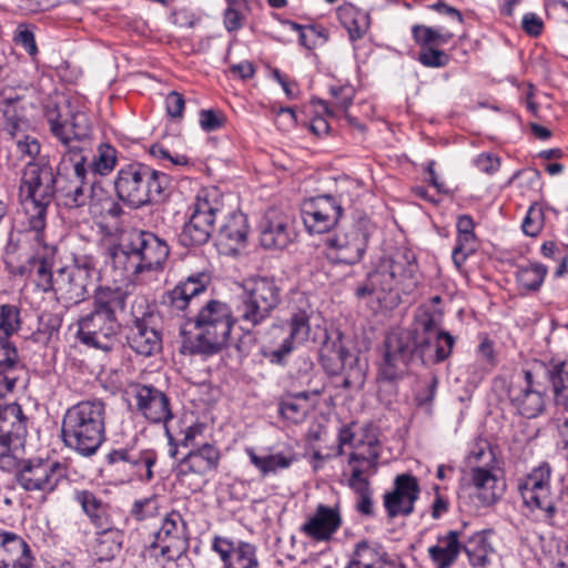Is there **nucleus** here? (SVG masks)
<instances>
[{
	"instance_id": "41",
	"label": "nucleus",
	"mask_w": 568,
	"mask_h": 568,
	"mask_svg": "<svg viewBox=\"0 0 568 568\" xmlns=\"http://www.w3.org/2000/svg\"><path fill=\"white\" fill-rule=\"evenodd\" d=\"M73 499L98 528L106 524V505L93 491L75 489Z\"/></svg>"
},
{
	"instance_id": "62",
	"label": "nucleus",
	"mask_w": 568,
	"mask_h": 568,
	"mask_svg": "<svg viewBox=\"0 0 568 568\" xmlns=\"http://www.w3.org/2000/svg\"><path fill=\"white\" fill-rule=\"evenodd\" d=\"M542 227V213L540 210L530 207L523 222V231L528 236H537Z\"/></svg>"
},
{
	"instance_id": "43",
	"label": "nucleus",
	"mask_w": 568,
	"mask_h": 568,
	"mask_svg": "<svg viewBox=\"0 0 568 568\" xmlns=\"http://www.w3.org/2000/svg\"><path fill=\"white\" fill-rule=\"evenodd\" d=\"M100 529L101 531L98 534L94 550L100 560H110L120 552L123 542V534L116 528L109 527L108 523Z\"/></svg>"
},
{
	"instance_id": "59",
	"label": "nucleus",
	"mask_w": 568,
	"mask_h": 568,
	"mask_svg": "<svg viewBox=\"0 0 568 568\" xmlns=\"http://www.w3.org/2000/svg\"><path fill=\"white\" fill-rule=\"evenodd\" d=\"M558 440L557 446L560 455L568 462V409L555 418Z\"/></svg>"
},
{
	"instance_id": "45",
	"label": "nucleus",
	"mask_w": 568,
	"mask_h": 568,
	"mask_svg": "<svg viewBox=\"0 0 568 568\" xmlns=\"http://www.w3.org/2000/svg\"><path fill=\"white\" fill-rule=\"evenodd\" d=\"M546 274L547 268L541 264L523 265L516 272L517 284L524 292H535L544 283Z\"/></svg>"
},
{
	"instance_id": "14",
	"label": "nucleus",
	"mask_w": 568,
	"mask_h": 568,
	"mask_svg": "<svg viewBox=\"0 0 568 568\" xmlns=\"http://www.w3.org/2000/svg\"><path fill=\"white\" fill-rule=\"evenodd\" d=\"M65 467L55 460L30 458L21 460L16 479L21 489L42 497L55 491L65 478Z\"/></svg>"
},
{
	"instance_id": "57",
	"label": "nucleus",
	"mask_w": 568,
	"mask_h": 568,
	"mask_svg": "<svg viewBox=\"0 0 568 568\" xmlns=\"http://www.w3.org/2000/svg\"><path fill=\"white\" fill-rule=\"evenodd\" d=\"M160 504L155 496L136 500L132 507V514L138 520H144L159 514Z\"/></svg>"
},
{
	"instance_id": "50",
	"label": "nucleus",
	"mask_w": 568,
	"mask_h": 568,
	"mask_svg": "<svg viewBox=\"0 0 568 568\" xmlns=\"http://www.w3.org/2000/svg\"><path fill=\"white\" fill-rule=\"evenodd\" d=\"M21 311L14 304L0 305V338H8L21 329Z\"/></svg>"
},
{
	"instance_id": "21",
	"label": "nucleus",
	"mask_w": 568,
	"mask_h": 568,
	"mask_svg": "<svg viewBox=\"0 0 568 568\" xmlns=\"http://www.w3.org/2000/svg\"><path fill=\"white\" fill-rule=\"evenodd\" d=\"M342 214L341 203L332 195L307 199L301 207L303 223L311 234H323L331 231Z\"/></svg>"
},
{
	"instance_id": "20",
	"label": "nucleus",
	"mask_w": 568,
	"mask_h": 568,
	"mask_svg": "<svg viewBox=\"0 0 568 568\" xmlns=\"http://www.w3.org/2000/svg\"><path fill=\"white\" fill-rule=\"evenodd\" d=\"M77 336L90 347L108 352L116 342L118 323L94 308L78 320Z\"/></svg>"
},
{
	"instance_id": "27",
	"label": "nucleus",
	"mask_w": 568,
	"mask_h": 568,
	"mask_svg": "<svg viewBox=\"0 0 568 568\" xmlns=\"http://www.w3.org/2000/svg\"><path fill=\"white\" fill-rule=\"evenodd\" d=\"M212 548L219 554L224 568H258L256 547L247 541L215 537Z\"/></svg>"
},
{
	"instance_id": "56",
	"label": "nucleus",
	"mask_w": 568,
	"mask_h": 568,
	"mask_svg": "<svg viewBox=\"0 0 568 568\" xmlns=\"http://www.w3.org/2000/svg\"><path fill=\"white\" fill-rule=\"evenodd\" d=\"M16 440L0 438V470L12 471L20 467L19 457L17 456Z\"/></svg>"
},
{
	"instance_id": "12",
	"label": "nucleus",
	"mask_w": 568,
	"mask_h": 568,
	"mask_svg": "<svg viewBox=\"0 0 568 568\" xmlns=\"http://www.w3.org/2000/svg\"><path fill=\"white\" fill-rule=\"evenodd\" d=\"M132 325L128 334L129 346L141 356H152L162 348L160 333L155 328L156 314L144 296H136L131 304Z\"/></svg>"
},
{
	"instance_id": "8",
	"label": "nucleus",
	"mask_w": 568,
	"mask_h": 568,
	"mask_svg": "<svg viewBox=\"0 0 568 568\" xmlns=\"http://www.w3.org/2000/svg\"><path fill=\"white\" fill-rule=\"evenodd\" d=\"M551 466L544 462L517 480L525 509L538 521L552 524L561 501L551 486Z\"/></svg>"
},
{
	"instance_id": "1",
	"label": "nucleus",
	"mask_w": 568,
	"mask_h": 568,
	"mask_svg": "<svg viewBox=\"0 0 568 568\" xmlns=\"http://www.w3.org/2000/svg\"><path fill=\"white\" fill-rule=\"evenodd\" d=\"M281 287L273 277L255 276L242 284L236 297L235 315L224 302L211 300L197 312L194 337L184 342L190 354L211 356L225 347L232 326L239 322L243 329H252L265 322L281 302Z\"/></svg>"
},
{
	"instance_id": "9",
	"label": "nucleus",
	"mask_w": 568,
	"mask_h": 568,
	"mask_svg": "<svg viewBox=\"0 0 568 568\" xmlns=\"http://www.w3.org/2000/svg\"><path fill=\"white\" fill-rule=\"evenodd\" d=\"M87 155L82 154V149L78 146L70 148V151L62 158V166L65 171H71L75 181L62 190L63 203L68 207H81L89 204L91 207L97 206L102 201L111 205L108 210L110 214L118 215L120 209L109 199L104 190L97 184H88L84 179L87 176Z\"/></svg>"
},
{
	"instance_id": "32",
	"label": "nucleus",
	"mask_w": 568,
	"mask_h": 568,
	"mask_svg": "<svg viewBox=\"0 0 568 568\" xmlns=\"http://www.w3.org/2000/svg\"><path fill=\"white\" fill-rule=\"evenodd\" d=\"M244 453L261 477L275 476L288 469L295 460L293 454L283 452L260 454L254 447L247 446Z\"/></svg>"
},
{
	"instance_id": "16",
	"label": "nucleus",
	"mask_w": 568,
	"mask_h": 568,
	"mask_svg": "<svg viewBox=\"0 0 568 568\" xmlns=\"http://www.w3.org/2000/svg\"><path fill=\"white\" fill-rule=\"evenodd\" d=\"M29 233L33 242L32 254L28 258V265L31 266L30 276L38 291L52 293L55 285L53 266L58 248L45 241L44 230L29 231Z\"/></svg>"
},
{
	"instance_id": "46",
	"label": "nucleus",
	"mask_w": 568,
	"mask_h": 568,
	"mask_svg": "<svg viewBox=\"0 0 568 568\" xmlns=\"http://www.w3.org/2000/svg\"><path fill=\"white\" fill-rule=\"evenodd\" d=\"M347 486L355 493L357 497V511L365 516H372L374 513V506L368 477L348 476Z\"/></svg>"
},
{
	"instance_id": "36",
	"label": "nucleus",
	"mask_w": 568,
	"mask_h": 568,
	"mask_svg": "<svg viewBox=\"0 0 568 568\" xmlns=\"http://www.w3.org/2000/svg\"><path fill=\"white\" fill-rule=\"evenodd\" d=\"M222 209L219 191L214 187L202 189L197 192L193 203L189 207L190 219L203 221L214 226L216 214Z\"/></svg>"
},
{
	"instance_id": "24",
	"label": "nucleus",
	"mask_w": 568,
	"mask_h": 568,
	"mask_svg": "<svg viewBox=\"0 0 568 568\" xmlns=\"http://www.w3.org/2000/svg\"><path fill=\"white\" fill-rule=\"evenodd\" d=\"M109 463H123L124 469L131 471V479L148 483L153 478V466L158 454L153 449H138L135 447H121L112 449L108 455Z\"/></svg>"
},
{
	"instance_id": "63",
	"label": "nucleus",
	"mask_w": 568,
	"mask_h": 568,
	"mask_svg": "<svg viewBox=\"0 0 568 568\" xmlns=\"http://www.w3.org/2000/svg\"><path fill=\"white\" fill-rule=\"evenodd\" d=\"M224 118L221 113L213 110H202L200 112V125L205 132L216 131L223 126Z\"/></svg>"
},
{
	"instance_id": "19",
	"label": "nucleus",
	"mask_w": 568,
	"mask_h": 568,
	"mask_svg": "<svg viewBox=\"0 0 568 568\" xmlns=\"http://www.w3.org/2000/svg\"><path fill=\"white\" fill-rule=\"evenodd\" d=\"M368 233L359 226L339 232L326 240V257L335 264L359 263L367 250Z\"/></svg>"
},
{
	"instance_id": "11",
	"label": "nucleus",
	"mask_w": 568,
	"mask_h": 568,
	"mask_svg": "<svg viewBox=\"0 0 568 568\" xmlns=\"http://www.w3.org/2000/svg\"><path fill=\"white\" fill-rule=\"evenodd\" d=\"M97 276L94 258L87 255L77 256L71 264L55 271V285L52 293L64 305H78L89 297V287Z\"/></svg>"
},
{
	"instance_id": "37",
	"label": "nucleus",
	"mask_w": 568,
	"mask_h": 568,
	"mask_svg": "<svg viewBox=\"0 0 568 568\" xmlns=\"http://www.w3.org/2000/svg\"><path fill=\"white\" fill-rule=\"evenodd\" d=\"M462 549L459 532L450 530L438 536L437 542L428 548V556L436 568H449L458 558Z\"/></svg>"
},
{
	"instance_id": "5",
	"label": "nucleus",
	"mask_w": 568,
	"mask_h": 568,
	"mask_svg": "<svg viewBox=\"0 0 568 568\" xmlns=\"http://www.w3.org/2000/svg\"><path fill=\"white\" fill-rule=\"evenodd\" d=\"M55 193V176L50 165L29 162L23 171L19 196L28 231L45 229L47 212Z\"/></svg>"
},
{
	"instance_id": "53",
	"label": "nucleus",
	"mask_w": 568,
	"mask_h": 568,
	"mask_svg": "<svg viewBox=\"0 0 568 568\" xmlns=\"http://www.w3.org/2000/svg\"><path fill=\"white\" fill-rule=\"evenodd\" d=\"M227 8L224 12V24L229 31L242 28L248 6L246 0H226Z\"/></svg>"
},
{
	"instance_id": "17",
	"label": "nucleus",
	"mask_w": 568,
	"mask_h": 568,
	"mask_svg": "<svg viewBox=\"0 0 568 568\" xmlns=\"http://www.w3.org/2000/svg\"><path fill=\"white\" fill-rule=\"evenodd\" d=\"M47 120L52 134L67 146V154L70 148L78 146L84 154V145L91 135V124L84 112H71L70 116L63 119L57 109L47 111Z\"/></svg>"
},
{
	"instance_id": "40",
	"label": "nucleus",
	"mask_w": 568,
	"mask_h": 568,
	"mask_svg": "<svg viewBox=\"0 0 568 568\" xmlns=\"http://www.w3.org/2000/svg\"><path fill=\"white\" fill-rule=\"evenodd\" d=\"M337 17L352 41L363 38L369 28L368 13L351 3L342 4L337 9Z\"/></svg>"
},
{
	"instance_id": "26",
	"label": "nucleus",
	"mask_w": 568,
	"mask_h": 568,
	"mask_svg": "<svg viewBox=\"0 0 568 568\" xmlns=\"http://www.w3.org/2000/svg\"><path fill=\"white\" fill-rule=\"evenodd\" d=\"M343 524L339 507L320 504L307 517L300 531L315 541H329Z\"/></svg>"
},
{
	"instance_id": "15",
	"label": "nucleus",
	"mask_w": 568,
	"mask_h": 568,
	"mask_svg": "<svg viewBox=\"0 0 568 568\" xmlns=\"http://www.w3.org/2000/svg\"><path fill=\"white\" fill-rule=\"evenodd\" d=\"M540 369L541 366L523 371L508 388L511 404L526 418L539 416L546 407L545 387L537 379Z\"/></svg>"
},
{
	"instance_id": "2",
	"label": "nucleus",
	"mask_w": 568,
	"mask_h": 568,
	"mask_svg": "<svg viewBox=\"0 0 568 568\" xmlns=\"http://www.w3.org/2000/svg\"><path fill=\"white\" fill-rule=\"evenodd\" d=\"M419 283V271L415 254L398 250L383 257L371 271L365 281L355 288L358 300L375 298L378 308L396 307L402 295L412 294Z\"/></svg>"
},
{
	"instance_id": "4",
	"label": "nucleus",
	"mask_w": 568,
	"mask_h": 568,
	"mask_svg": "<svg viewBox=\"0 0 568 568\" xmlns=\"http://www.w3.org/2000/svg\"><path fill=\"white\" fill-rule=\"evenodd\" d=\"M61 436L67 447L92 456L105 438V404L88 399L69 407L62 419Z\"/></svg>"
},
{
	"instance_id": "33",
	"label": "nucleus",
	"mask_w": 568,
	"mask_h": 568,
	"mask_svg": "<svg viewBox=\"0 0 568 568\" xmlns=\"http://www.w3.org/2000/svg\"><path fill=\"white\" fill-rule=\"evenodd\" d=\"M206 284L205 274L190 276L168 293L165 302L172 311L184 312L192 305L194 298L205 291Z\"/></svg>"
},
{
	"instance_id": "23",
	"label": "nucleus",
	"mask_w": 568,
	"mask_h": 568,
	"mask_svg": "<svg viewBox=\"0 0 568 568\" xmlns=\"http://www.w3.org/2000/svg\"><path fill=\"white\" fill-rule=\"evenodd\" d=\"M292 219L283 211L271 207L260 222V242L265 248H285L294 240Z\"/></svg>"
},
{
	"instance_id": "30",
	"label": "nucleus",
	"mask_w": 568,
	"mask_h": 568,
	"mask_svg": "<svg viewBox=\"0 0 568 568\" xmlns=\"http://www.w3.org/2000/svg\"><path fill=\"white\" fill-rule=\"evenodd\" d=\"M470 478L475 495L483 505H493L504 495L506 484L496 467L476 465L471 468Z\"/></svg>"
},
{
	"instance_id": "51",
	"label": "nucleus",
	"mask_w": 568,
	"mask_h": 568,
	"mask_svg": "<svg viewBox=\"0 0 568 568\" xmlns=\"http://www.w3.org/2000/svg\"><path fill=\"white\" fill-rule=\"evenodd\" d=\"M118 161V152L110 144L102 143L97 149V154L91 164L94 173L108 175L113 171Z\"/></svg>"
},
{
	"instance_id": "6",
	"label": "nucleus",
	"mask_w": 568,
	"mask_h": 568,
	"mask_svg": "<svg viewBox=\"0 0 568 568\" xmlns=\"http://www.w3.org/2000/svg\"><path fill=\"white\" fill-rule=\"evenodd\" d=\"M169 256L166 242L152 232L132 230L122 245L119 261L123 257L124 270L136 281L148 282L153 278Z\"/></svg>"
},
{
	"instance_id": "7",
	"label": "nucleus",
	"mask_w": 568,
	"mask_h": 568,
	"mask_svg": "<svg viewBox=\"0 0 568 568\" xmlns=\"http://www.w3.org/2000/svg\"><path fill=\"white\" fill-rule=\"evenodd\" d=\"M169 185L165 173L136 162L122 166L114 180L119 200L134 209L160 201Z\"/></svg>"
},
{
	"instance_id": "61",
	"label": "nucleus",
	"mask_w": 568,
	"mask_h": 568,
	"mask_svg": "<svg viewBox=\"0 0 568 568\" xmlns=\"http://www.w3.org/2000/svg\"><path fill=\"white\" fill-rule=\"evenodd\" d=\"M331 93L334 97V108L346 111L353 103L354 90L348 85L332 87Z\"/></svg>"
},
{
	"instance_id": "13",
	"label": "nucleus",
	"mask_w": 568,
	"mask_h": 568,
	"mask_svg": "<svg viewBox=\"0 0 568 568\" xmlns=\"http://www.w3.org/2000/svg\"><path fill=\"white\" fill-rule=\"evenodd\" d=\"M130 394L134 400L136 412L143 418L152 424L164 425L165 435L171 446L170 455L175 457L178 445L168 427V423L173 418L170 397L162 389L151 384L141 383L132 384L130 386Z\"/></svg>"
},
{
	"instance_id": "60",
	"label": "nucleus",
	"mask_w": 568,
	"mask_h": 568,
	"mask_svg": "<svg viewBox=\"0 0 568 568\" xmlns=\"http://www.w3.org/2000/svg\"><path fill=\"white\" fill-rule=\"evenodd\" d=\"M16 44L22 47L31 57L38 53L34 34L24 24H19L13 37Z\"/></svg>"
},
{
	"instance_id": "44",
	"label": "nucleus",
	"mask_w": 568,
	"mask_h": 568,
	"mask_svg": "<svg viewBox=\"0 0 568 568\" xmlns=\"http://www.w3.org/2000/svg\"><path fill=\"white\" fill-rule=\"evenodd\" d=\"M351 559L362 568H383L386 562V552L379 545L361 541L355 546Z\"/></svg>"
},
{
	"instance_id": "42",
	"label": "nucleus",
	"mask_w": 568,
	"mask_h": 568,
	"mask_svg": "<svg viewBox=\"0 0 568 568\" xmlns=\"http://www.w3.org/2000/svg\"><path fill=\"white\" fill-rule=\"evenodd\" d=\"M545 373L552 386L556 404L566 406L568 404V359L550 362Z\"/></svg>"
},
{
	"instance_id": "10",
	"label": "nucleus",
	"mask_w": 568,
	"mask_h": 568,
	"mask_svg": "<svg viewBox=\"0 0 568 568\" xmlns=\"http://www.w3.org/2000/svg\"><path fill=\"white\" fill-rule=\"evenodd\" d=\"M337 440V455L344 454L345 446L352 449L347 460L348 476L369 477L376 473L381 444L375 433L366 428L353 432L351 426H343Z\"/></svg>"
},
{
	"instance_id": "18",
	"label": "nucleus",
	"mask_w": 568,
	"mask_h": 568,
	"mask_svg": "<svg viewBox=\"0 0 568 568\" xmlns=\"http://www.w3.org/2000/svg\"><path fill=\"white\" fill-rule=\"evenodd\" d=\"M187 546V526L182 515L176 510L166 513L151 547L159 549L166 560H176L186 551Z\"/></svg>"
},
{
	"instance_id": "3",
	"label": "nucleus",
	"mask_w": 568,
	"mask_h": 568,
	"mask_svg": "<svg viewBox=\"0 0 568 568\" xmlns=\"http://www.w3.org/2000/svg\"><path fill=\"white\" fill-rule=\"evenodd\" d=\"M420 326V332L408 329L388 336L382 367L386 378H397L415 355L439 363L452 354L455 338L448 332L439 329L430 317Z\"/></svg>"
},
{
	"instance_id": "39",
	"label": "nucleus",
	"mask_w": 568,
	"mask_h": 568,
	"mask_svg": "<svg viewBox=\"0 0 568 568\" xmlns=\"http://www.w3.org/2000/svg\"><path fill=\"white\" fill-rule=\"evenodd\" d=\"M247 233L248 225L246 215L241 212H234L230 214L221 225L219 241L231 251H235L245 244Z\"/></svg>"
},
{
	"instance_id": "64",
	"label": "nucleus",
	"mask_w": 568,
	"mask_h": 568,
	"mask_svg": "<svg viewBox=\"0 0 568 568\" xmlns=\"http://www.w3.org/2000/svg\"><path fill=\"white\" fill-rule=\"evenodd\" d=\"M185 101L181 93L176 91L170 92L165 98L166 112L171 118H182Z\"/></svg>"
},
{
	"instance_id": "49",
	"label": "nucleus",
	"mask_w": 568,
	"mask_h": 568,
	"mask_svg": "<svg viewBox=\"0 0 568 568\" xmlns=\"http://www.w3.org/2000/svg\"><path fill=\"white\" fill-rule=\"evenodd\" d=\"M415 41L424 47L444 45L450 41L454 34L442 28H432L416 24L412 29Z\"/></svg>"
},
{
	"instance_id": "22",
	"label": "nucleus",
	"mask_w": 568,
	"mask_h": 568,
	"mask_svg": "<svg viewBox=\"0 0 568 568\" xmlns=\"http://www.w3.org/2000/svg\"><path fill=\"white\" fill-rule=\"evenodd\" d=\"M321 358L331 374H336L339 371L344 373L343 386L345 388L363 386L365 382L364 368L358 358L343 347L339 339L332 344L326 343L321 351Z\"/></svg>"
},
{
	"instance_id": "29",
	"label": "nucleus",
	"mask_w": 568,
	"mask_h": 568,
	"mask_svg": "<svg viewBox=\"0 0 568 568\" xmlns=\"http://www.w3.org/2000/svg\"><path fill=\"white\" fill-rule=\"evenodd\" d=\"M33 564L29 544L13 531L0 530V568H32Z\"/></svg>"
},
{
	"instance_id": "28",
	"label": "nucleus",
	"mask_w": 568,
	"mask_h": 568,
	"mask_svg": "<svg viewBox=\"0 0 568 568\" xmlns=\"http://www.w3.org/2000/svg\"><path fill=\"white\" fill-rule=\"evenodd\" d=\"M419 485L417 479L409 474L396 476L394 490L384 497V506L389 517L410 515L414 504L418 499Z\"/></svg>"
},
{
	"instance_id": "31",
	"label": "nucleus",
	"mask_w": 568,
	"mask_h": 568,
	"mask_svg": "<svg viewBox=\"0 0 568 568\" xmlns=\"http://www.w3.org/2000/svg\"><path fill=\"white\" fill-rule=\"evenodd\" d=\"M221 453L212 444L204 443L191 449L180 462V474H194L205 476L219 467Z\"/></svg>"
},
{
	"instance_id": "52",
	"label": "nucleus",
	"mask_w": 568,
	"mask_h": 568,
	"mask_svg": "<svg viewBox=\"0 0 568 568\" xmlns=\"http://www.w3.org/2000/svg\"><path fill=\"white\" fill-rule=\"evenodd\" d=\"M478 248V241L475 233L457 234L456 245L452 258L457 268H460L467 257Z\"/></svg>"
},
{
	"instance_id": "55",
	"label": "nucleus",
	"mask_w": 568,
	"mask_h": 568,
	"mask_svg": "<svg viewBox=\"0 0 568 568\" xmlns=\"http://www.w3.org/2000/svg\"><path fill=\"white\" fill-rule=\"evenodd\" d=\"M310 408V404H302L290 396L281 403L280 413L287 420L301 423L305 419Z\"/></svg>"
},
{
	"instance_id": "47",
	"label": "nucleus",
	"mask_w": 568,
	"mask_h": 568,
	"mask_svg": "<svg viewBox=\"0 0 568 568\" xmlns=\"http://www.w3.org/2000/svg\"><path fill=\"white\" fill-rule=\"evenodd\" d=\"M473 567H485L488 564V557L493 551L490 544L484 534L477 532L471 536L464 546Z\"/></svg>"
},
{
	"instance_id": "35",
	"label": "nucleus",
	"mask_w": 568,
	"mask_h": 568,
	"mask_svg": "<svg viewBox=\"0 0 568 568\" xmlns=\"http://www.w3.org/2000/svg\"><path fill=\"white\" fill-rule=\"evenodd\" d=\"M22 367L16 345L8 338H0V387L12 392L19 379L17 373Z\"/></svg>"
},
{
	"instance_id": "48",
	"label": "nucleus",
	"mask_w": 568,
	"mask_h": 568,
	"mask_svg": "<svg viewBox=\"0 0 568 568\" xmlns=\"http://www.w3.org/2000/svg\"><path fill=\"white\" fill-rule=\"evenodd\" d=\"M214 226L203 221H195L189 217L180 236V241L185 246L205 244L213 232Z\"/></svg>"
},
{
	"instance_id": "38",
	"label": "nucleus",
	"mask_w": 568,
	"mask_h": 568,
	"mask_svg": "<svg viewBox=\"0 0 568 568\" xmlns=\"http://www.w3.org/2000/svg\"><path fill=\"white\" fill-rule=\"evenodd\" d=\"M128 292L120 286H99L93 296V308L116 321V313L124 310Z\"/></svg>"
},
{
	"instance_id": "25",
	"label": "nucleus",
	"mask_w": 568,
	"mask_h": 568,
	"mask_svg": "<svg viewBox=\"0 0 568 568\" xmlns=\"http://www.w3.org/2000/svg\"><path fill=\"white\" fill-rule=\"evenodd\" d=\"M312 315L313 311L308 305L292 313L286 323L288 336L271 354L273 363H281L284 357L292 353L296 345L316 338V333L313 332L311 325Z\"/></svg>"
},
{
	"instance_id": "54",
	"label": "nucleus",
	"mask_w": 568,
	"mask_h": 568,
	"mask_svg": "<svg viewBox=\"0 0 568 568\" xmlns=\"http://www.w3.org/2000/svg\"><path fill=\"white\" fill-rule=\"evenodd\" d=\"M292 30L300 32V43L307 49L323 45L327 41V32L322 27L302 28L295 22H288Z\"/></svg>"
},
{
	"instance_id": "58",
	"label": "nucleus",
	"mask_w": 568,
	"mask_h": 568,
	"mask_svg": "<svg viewBox=\"0 0 568 568\" xmlns=\"http://www.w3.org/2000/svg\"><path fill=\"white\" fill-rule=\"evenodd\" d=\"M418 60L425 67L442 68L448 64L449 57L443 50L427 47L420 51Z\"/></svg>"
},
{
	"instance_id": "34",
	"label": "nucleus",
	"mask_w": 568,
	"mask_h": 568,
	"mask_svg": "<svg viewBox=\"0 0 568 568\" xmlns=\"http://www.w3.org/2000/svg\"><path fill=\"white\" fill-rule=\"evenodd\" d=\"M27 433L28 417L21 406L17 403L4 404L0 410V438L21 442Z\"/></svg>"
}]
</instances>
